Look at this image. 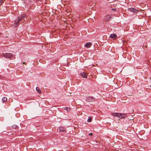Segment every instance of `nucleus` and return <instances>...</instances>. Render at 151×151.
<instances>
[{
  "label": "nucleus",
  "instance_id": "1",
  "mask_svg": "<svg viewBox=\"0 0 151 151\" xmlns=\"http://www.w3.org/2000/svg\"><path fill=\"white\" fill-rule=\"evenodd\" d=\"M26 15L25 14H22L19 17H18L17 19L14 21V26L15 27H16L18 26V24L20 22L22 23L25 21L24 18L26 17Z\"/></svg>",
  "mask_w": 151,
  "mask_h": 151
},
{
  "label": "nucleus",
  "instance_id": "2",
  "mask_svg": "<svg viewBox=\"0 0 151 151\" xmlns=\"http://www.w3.org/2000/svg\"><path fill=\"white\" fill-rule=\"evenodd\" d=\"M112 115L114 116L118 117L122 119L125 118L126 116L125 114L118 113H112Z\"/></svg>",
  "mask_w": 151,
  "mask_h": 151
},
{
  "label": "nucleus",
  "instance_id": "3",
  "mask_svg": "<svg viewBox=\"0 0 151 151\" xmlns=\"http://www.w3.org/2000/svg\"><path fill=\"white\" fill-rule=\"evenodd\" d=\"M1 56L5 58H15V55L10 53H6L4 54H2Z\"/></svg>",
  "mask_w": 151,
  "mask_h": 151
},
{
  "label": "nucleus",
  "instance_id": "4",
  "mask_svg": "<svg viewBox=\"0 0 151 151\" xmlns=\"http://www.w3.org/2000/svg\"><path fill=\"white\" fill-rule=\"evenodd\" d=\"M95 100V98L93 97L88 96L86 98V101L88 102H93Z\"/></svg>",
  "mask_w": 151,
  "mask_h": 151
},
{
  "label": "nucleus",
  "instance_id": "5",
  "mask_svg": "<svg viewBox=\"0 0 151 151\" xmlns=\"http://www.w3.org/2000/svg\"><path fill=\"white\" fill-rule=\"evenodd\" d=\"M113 17V15H107L105 16V20L107 21H109Z\"/></svg>",
  "mask_w": 151,
  "mask_h": 151
},
{
  "label": "nucleus",
  "instance_id": "6",
  "mask_svg": "<svg viewBox=\"0 0 151 151\" xmlns=\"http://www.w3.org/2000/svg\"><path fill=\"white\" fill-rule=\"evenodd\" d=\"M128 10L133 13H136L138 12V10L134 8H129Z\"/></svg>",
  "mask_w": 151,
  "mask_h": 151
},
{
  "label": "nucleus",
  "instance_id": "7",
  "mask_svg": "<svg viewBox=\"0 0 151 151\" xmlns=\"http://www.w3.org/2000/svg\"><path fill=\"white\" fill-rule=\"evenodd\" d=\"M92 45V44L91 42H87L85 45L84 46L87 48H89Z\"/></svg>",
  "mask_w": 151,
  "mask_h": 151
},
{
  "label": "nucleus",
  "instance_id": "8",
  "mask_svg": "<svg viewBox=\"0 0 151 151\" xmlns=\"http://www.w3.org/2000/svg\"><path fill=\"white\" fill-rule=\"evenodd\" d=\"M80 75L84 78H87V75L85 72L81 73H80Z\"/></svg>",
  "mask_w": 151,
  "mask_h": 151
},
{
  "label": "nucleus",
  "instance_id": "9",
  "mask_svg": "<svg viewBox=\"0 0 151 151\" xmlns=\"http://www.w3.org/2000/svg\"><path fill=\"white\" fill-rule=\"evenodd\" d=\"M60 131L63 132L65 131V129L63 127H59V129Z\"/></svg>",
  "mask_w": 151,
  "mask_h": 151
},
{
  "label": "nucleus",
  "instance_id": "10",
  "mask_svg": "<svg viewBox=\"0 0 151 151\" xmlns=\"http://www.w3.org/2000/svg\"><path fill=\"white\" fill-rule=\"evenodd\" d=\"M111 38H117V36L115 34H111L110 35V37Z\"/></svg>",
  "mask_w": 151,
  "mask_h": 151
},
{
  "label": "nucleus",
  "instance_id": "11",
  "mask_svg": "<svg viewBox=\"0 0 151 151\" xmlns=\"http://www.w3.org/2000/svg\"><path fill=\"white\" fill-rule=\"evenodd\" d=\"M36 90L40 94L41 93V91L39 87H37L36 88Z\"/></svg>",
  "mask_w": 151,
  "mask_h": 151
},
{
  "label": "nucleus",
  "instance_id": "12",
  "mask_svg": "<svg viewBox=\"0 0 151 151\" xmlns=\"http://www.w3.org/2000/svg\"><path fill=\"white\" fill-rule=\"evenodd\" d=\"M7 100V99L6 97H3L2 99V101L3 103L6 102Z\"/></svg>",
  "mask_w": 151,
  "mask_h": 151
},
{
  "label": "nucleus",
  "instance_id": "13",
  "mask_svg": "<svg viewBox=\"0 0 151 151\" xmlns=\"http://www.w3.org/2000/svg\"><path fill=\"white\" fill-rule=\"evenodd\" d=\"M65 110L69 111H70V108L69 107H65L63 108Z\"/></svg>",
  "mask_w": 151,
  "mask_h": 151
},
{
  "label": "nucleus",
  "instance_id": "14",
  "mask_svg": "<svg viewBox=\"0 0 151 151\" xmlns=\"http://www.w3.org/2000/svg\"><path fill=\"white\" fill-rule=\"evenodd\" d=\"M92 119L91 118L89 117L87 121L88 122H91V121Z\"/></svg>",
  "mask_w": 151,
  "mask_h": 151
},
{
  "label": "nucleus",
  "instance_id": "15",
  "mask_svg": "<svg viewBox=\"0 0 151 151\" xmlns=\"http://www.w3.org/2000/svg\"><path fill=\"white\" fill-rule=\"evenodd\" d=\"M13 128H16L18 127V126L16 125H14L13 126Z\"/></svg>",
  "mask_w": 151,
  "mask_h": 151
},
{
  "label": "nucleus",
  "instance_id": "16",
  "mask_svg": "<svg viewBox=\"0 0 151 151\" xmlns=\"http://www.w3.org/2000/svg\"><path fill=\"white\" fill-rule=\"evenodd\" d=\"M111 10L112 11H113L114 12H115L116 10V9L114 8H112L111 9Z\"/></svg>",
  "mask_w": 151,
  "mask_h": 151
},
{
  "label": "nucleus",
  "instance_id": "17",
  "mask_svg": "<svg viewBox=\"0 0 151 151\" xmlns=\"http://www.w3.org/2000/svg\"><path fill=\"white\" fill-rule=\"evenodd\" d=\"M2 3V1H0V5H1Z\"/></svg>",
  "mask_w": 151,
  "mask_h": 151
},
{
  "label": "nucleus",
  "instance_id": "18",
  "mask_svg": "<svg viewBox=\"0 0 151 151\" xmlns=\"http://www.w3.org/2000/svg\"><path fill=\"white\" fill-rule=\"evenodd\" d=\"M92 135V133H91L90 134H89V135L91 136Z\"/></svg>",
  "mask_w": 151,
  "mask_h": 151
},
{
  "label": "nucleus",
  "instance_id": "19",
  "mask_svg": "<svg viewBox=\"0 0 151 151\" xmlns=\"http://www.w3.org/2000/svg\"><path fill=\"white\" fill-rule=\"evenodd\" d=\"M150 86L151 87V86Z\"/></svg>",
  "mask_w": 151,
  "mask_h": 151
}]
</instances>
